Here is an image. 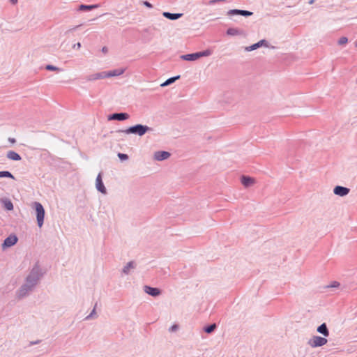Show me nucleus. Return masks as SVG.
I'll return each instance as SVG.
<instances>
[{
  "instance_id": "7ed1b4c3",
  "label": "nucleus",
  "mask_w": 357,
  "mask_h": 357,
  "mask_svg": "<svg viewBox=\"0 0 357 357\" xmlns=\"http://www.w3.org/2000/svg\"><path fill=\"white\" fill-rule=\"evenodd\" d=\"M33 206L36 213L37 223L38 227H42L44 222L45 209L39 202H34Z\"/></svg>"
},
{
  "instance_id": "393cba45",
  "label": "nucleus",
  "mask_w": 357,
  "mask_h": 357,
  "mask_svg": "<svg viewBox=\"0 0 357 357\" xmlns=\"http://www.w3.org/2000/svg\"><path fill=\"white\" fill-rule=\"evenodd\" d=\"M348 42V39L347 37H341L339 40H338V44L340 45H345Z\"/></svg>"
},
{
  "instance_id": "423d86ee",
  "label": "nucleus",
  "mask_w": 357,
  "mask_h": 357,
  "mask_svg": "<svg viewBox=\"0 0 357 357\" xmlns=\"http://www.w3.org/2000/svg\"><path fill=\"white\" fill-rule=\"evenodd\" d=\"M17 242V238L15 235H10L7 237L3 243V247H10L14 245Z\"/></svg>"
},
{
  "instance_id": "2f4dec72",
  "label": "nucleus",
  "mask_w": 357,
  "mask_h": 357,
  "mask_svg": "<svg viewBox=\"0 0 357 357\" xmlns=\"http://www.w3.org/2000/svg\"><path fill=\"white\" fill-rule=\"evenodd\" d=\"M11 3L15 4L17 2V0H10Z\"/></svg>"
},
{
  "instance_id": "0eeeda50",
  "label": "nucleus",
  "mask_w": 357,
  "mask_h": 357,
  "mask_svg": "<svg viewBox=\"0 0 357 357\" xmlns=\"http://www.w3.org/2000/svg\"><path fill=\"white\" fill-rule=\"evenodd\" d=\"M129 118V115L127 113H116L113 114L112 116H109V120H118V121H123L128 119Z\"/></svg>"
},
{
  "instance_id": "f257e3e1",
  "label": "nucleus",
  "mask_w": 357,
  "mask_h": 357,
  "mask_svg": "<svg viewBox=\"0 0 357 357\" xmlns=\"http://www.w3.org/2000/svg\"><path fill=\"white\" fill-rule=\"evenodd\" d=\"M212 54V50H206L203 52H196L193 54H184L181 56L185 61H195L202 56H208Z\"/></svg>"
},
{
  "instance_id": "5701e85b",
  "label": "nucleus",
  "mask_w": 357,
  "mask_h": 357,
  "mask_svg": "<svg viewBox=\"0 0 357 357\" xmlns=\"http://www.w3.org/2000/svg\"><path fill=\"white\" fill-rule=\"evenodd\" d=\"M133 268H134L133 262L130 261L124 267L123 272L126 273H128L129 271V269Z\"/></svg>"
},
{
  "instance_id": "f3484780",
  "label": "nucleus",
  "mask_w": 357,
  "mask_h": 357,
  "mask_svg": "<svg viewBox=\"0 0 357 357\" xmlns=\"http://www.w3.org/2000/svg\"><path fill=\"white\" fill-rule=\"evenodd\" d=\"M6 209L12 211L13 209V204L9 199H3L1 200Z\"/></svg>"
},
{
  "instance_id": "c756f323",
  "label": "nucleus",
  "mask_w": 357,
  "mask_h": 357,
  "mask_svg": "<svg viewBox=\"0 0 357 357\" xmlns=\"http://www.w3.org/2000/svg\"><path fill=\"white\" fill-rule=\"evenodd\" d=\"M144 5L148 8H152V5L148 1H144Z\"/></svg>"
},
{
  "instance_id": "72a5a7b5",
  "label": "nucleus",
  "mask_w": 357,
  "mask_h": 357,
  "mask_svg": "<svg viewBox=\"0 0 357 357\" xmlns=\"http://www.w3.org/2000/svg\"><path fill=\"white\" fill-rule=\"evenodd\" d=\"M76 45H77V47L78 48H79V47H81V44H80V43H77Z\"/></svg>"
},
{
  "instance_id": "a878e982",
  "label": "nucleus",
  "mask_w": 357,
  "mask_h": 357,
  "mask_svg": "<svg viewBox=\"0 0 357 357\" xmlns=\"http://www.w3.org/2000/svg\"><path fill=\"white\" fill-rule=\"evenodd\" d=\"M36 281H37V279H34L32 282L31 276H29L27 278V285L33 286L36 284Z\"/></svg>"
},
{
  "instance_id": "20e7f679",
  "label": "nucleus",
  "mask_w": 357,
  "mask_h": 357,
  "mask_svg": "<svg viewBox=\"0 0 357 357\" xmlns=\"http://www.w3.org/2000/svg\"><path fill=\"white\" fill-rule=\"evenodd\" d=\"M327 342L328 340L325 337L314 336L309 340L308 344L312 347H317L325 345Z\"/></svg>"
},
{
  "instance_id": "9b49d317",
  "label": "nucleus",
  "mask_w": 357,
  "mask_h": 357,
  "mask_svg": "<svg viewBox=\"0 0 357 357\" xmlns=\"http://www.w3.org/2000/svg\"><path fill=\"white\" fill-rule=\"evenodd\" d=\"M96 188L102 193L106 192V189L102 181V177L100 174H99L96 178Z\"/></svg>"
},
{
  "instance_id": "473e14b6",
  "label": "nucleus",
  "mask_w": 357,
  "mask_h": 357,
  "mask_svg": "<svg viewBox=\"0 0 357 357\" xmlns=\"http://www.w3.org/2000/svg\"><path fill=\"white\" fill-rule=\"evenodd\" d=\"M102 52H105V53H106V52H107V47H103V48H102Z\"/></svg>"
},
{
  "instance_id": "6ab92c4d",
  "label": "nucleus",
  "mask_w": 357,
  "mask_h": 357,
  "mask_svg": "<svg viewBox=\"0 0 357 357\" xmlns=\"http://www.w3.org/2000/svg\"><path fill=\"white\" fill-rule=\"evenodd\" d=\"M264 42H265V40H262L259 41V43H255V44L250 46L249 47H247L246 49L248 51L256 50L257 48L260 47Z\"/></svg>"
},
{
  "instance_id": "b1692460",
  "label": "nucleus",
  "mask_w": 357,
  "mask_h": 357,
  "mask_svg": "<svg viewBox=\"0 0 357 357\" xmlns=\"http://www.w3.org/2000/svg\"><path fill=\"white\" fill-rule=\"evenodd\" d=\"M215 328H216V325L214 324H212V325L206 327L204 331L207 333H210L213 332Z\"/></svg>"
},
{
  "instance_id": "ddd939ff",
  "label": "nucleus",
  "mask_w": 357,
  "mask_h": 357,
  "mask_svg": "<svg viewBox=\"0 0 357 357\" xmlns=\"http://www.w3.org/2000/svg\"><path fill=\"white\" fill-rule=\"evenodd\" d=\"M7 157L8 158H9L10 160H21V156L16 152L13 151H10L8 152L7 153Z\"/></svg>"
},
{
  "instance_id": "f8f14e48",
  "label": "nucleus",
  "mask_w": 357,
  "mask_h": 357,
  "mask_svg": "<svg viewBox=\"0 0 357 357\" xmlns=\"http://www.w3.org/2000/svg\"><path fill=\"white\" fill-rule=\"evenodd\" d=\"M241 183L245 187H249L255 183V180L250 177L243 176L241 178Z\"/></svg>"
},
{
  "instance_id": "cd10ccee",
  "label": "nucleus",
  "mask_w": 357,
  "mask_h": 357,
  "mask_svg": "<svg viewBox=\"0 0 357 357\" xmlns=\"http://www.w3.org/2000/svg\"><path fill=\"white\" fill-rule=\"evenodd\" d=\"M118 156L121 160H126L128 159V155L123 153H119Z\"/></svg>"
},
{
  "instance_id": "c85d7f7f",
  "label": "nucleus",
  "mask_w": 357,
  "mask_h": 357,
  "mask_svg": "<svg viewBox=\"0 0 357 357\" xmlns=\"http://www.w3.org/2000/svg\"><path fill=\"white\" fill-rule=\"evenodd\" d=\"M177 328H178V326L177 325H173L170 328L169 331H172V332H174V331H176L177 330Z\"/></svg>"
},
{
  "instance_id": "aec40b11",
  "label": "nucleus",
  "mask_w": 357,
  "mask_h": 357,
  "mask_svg": "<svg viewBox=\"0 0 357 357\" xmlns=\"http://www.w3.org/2000/svg\"><path fill=\"white\" fill-rule=\"evenodd\" d=\"M178 78H179V76L174 77H171V78L168 79L167 80H166L164 83H162L161 84V86H166L173 83L174 82H175Z\"/></svg>"
},
{
  "instance_id": "4468645a",
  "label": "nucleus",
  "mask_w": 357,
  "mask_h": 357,
  "mask_svg": "<svg viewBox=\"0 0 357 357\" xmlns=\"http://www.w3.org/2000/svg\"><path fill=\"white\" fill-rule=\"evenodd\" d=\"M163 16L169 19V20H176V19H178L179 17H181L182 16V14L181 13H175V14H173V13H168V12H164L163 13Z\"/></svg>"
},
{
  "instance_id": "9d476101",
  "label": "nucleus",
  "mask_w": 357,
  "mask_h": 357,
  "mask_svg": "<svg viewBox=\"0 0 357 357\" xmlns=\"http://www.w3.org/2000/svg\"><path fill=\"white\" fill-rule=\"evenodd\" d=\"M169 156L170 153L167 151H158L154 155L155 159L159 161L167 159Z\"/></svg>"
},
{
  "instance_id": "4be33fe9",
  "label": "nucleus",
  "mask_w": 357,
  "mask_h": 357,
  "mask_svg": "<svg viewBox=\"0 0 357 357\" xmlns=\"http://www.w3.org/2000/svg\"><path fill=\"white\" fill-rule=\"evenodd\" d=\"M0 177H8L14 178V176L8 171L0 172Z\"/></svg>"
},
{
  "instance_id": "412c9836",
  "label": "nucleus",
  "mask_w": 357,
  "mask_h": 357,
  "mask_svg": "<svg viewBox=\"0 0 357 357\" xmlns=\"http://www.w3.org/2000/svg\"><path fill=\"white\" fill-rule=\"evenodd\" d=\"M227 33L228 35L235 36V35L238 34L239 31L236 29L229 28V29H227Z\"/></svg>"
},
{
  "instance_id": "dca6fc26",
  "label": "nucleus",
  "mask_w": 357,
  "mask_h": 357,
  "mask_svg": "<svg viewBox=\"0 0 357 357\" xmlns=\"http://www.w3.org/2000/svg\"><path fill=\"white\" fill-rule=\"evenodd\" d=\"M229 14H239L244 16H250L252 13L250 11L243 10H231L229 13Z\"/></svg>"
},
{
  "instance_id": "7c9ffc66",
  "label": "nucleus",
  "mask_w": 357,
  "mask_h": 357,
  "mask_svg": "<svg viewBox=\"0 0 357 357\" xmlns=\"http://www.w3.org/2000/svg\"><path fill=\"white\" fill-rule=\"evenodd\" d=\"M8 141L12 144H15L16 142V140L14 138H9Z\"/></svg>"
},
{
  "instance_id": "1a4fd4ad",
  "label": "nucleus",
  "mask_w": 357,
  "mask_h": 357,
  "mask_svg": "<svg viewBox=\"0 0 357 357\" xmlns=\"http://www.w3.org/2000/svg\"><path fill=\"white\" fill-rule=\"evenodd\" d=\"M144 291L146 294L153 296H157L160 294V291L158 288L151 287L149 286L144 287Z\"/></svg>"
},
{
  "instance_id": "f03ea898",
  "label": "nucleus",
  "mask_w": 357,
  "mask_h": 357,
  "mask_svg": "<svg viewBox=\"0 0 357 357\" xmlns=\"http://www.w3.org/2000/svg\"><path fill=\"white\" fill-rule=\"evenodd\" d=\"M150 130H151V128L146 126L138 124V125L130 127L129 128L124 130L123 132L126 134L133 133V134H137L139 136H142L147 131H149Z\"/></svg>"
},
{
  "instance_id": "2eb2a0df",
  "label": "nucleus",
  "mask_w": 357,
  "mask_h": 357,
  "mask_svg": "<svg viewBox=\"0 0 357 357\" xmlns=\"http://www.w3.org/2000/svg\"><path fill=\"white\" fill-rule=\"evenodd\" d=\"M317 331L319 333L323 334L325 337H327L329 335V332L326 327V324H322L321 326H319L317 328Z\"/></svg>"
},
{
  "instance_id": "a211bd4d",
  "label": "nucleus",
  "mask_w": 357,
  "mask_h": 357,
  "mask_svg": "<svg viewBox=\"0 0 357 357\" xmlns=\"http://www.w3.org/2000/svg\"><path fill=\"white\" fill-rule=\"evenodd\" d=\"M98 4H94V5H81L79 6V10H92V9H94V8H98Z\"/></svg>"
},
{
  "instance_id": "f704fd0d",
  "label": "nucleus",
  "mask_w": 357,
  "mask_h": 357,
  "mask_svg": "<svg viewBox=\"0 0 357 357\" xmlns=\"http://www.w3.org/2000/svg\"><path fill=\"white\" fill-rule=\"evenodd\" d=\"M356 46H357V42H356Z\"/></svg>"
},
{
  "instance_id": "bb28decb",
  "label": "nucleus",
  "mask_w": 357,
  "mask_h": 357,
  "mask_svg": "<svg viewBox=\"0 0 357 357\" xmlns=\"http://www.w3.org/2000/svg\"><path fill=\"white\" fill-rule=\"evenodd\" d=\"M45 68L48 70H53V71H59V68L56 67V66H52V65H47Z\"/></svg>"
},
{
  "instance_id": "39448f33",
  "label": "nucleus",
  "mask_w": 357,
  "mask_h": 357,
  "mask_svg": "<svg viewBox=\"0 0 357 357\" xmlns=\"http://www.w3.org/2000/svg\"><path fill=\"white\" fill-rule=\"evenodd\" d=\"M124 69H116L112 71H109L108 73H102L100 74L96 75V79H102L105 77H114V76H119L122 75L124 73Z\"/></svg>"
},
{
  "instance_id": "6e6552de",
  "label": "nucleus",
  "mask_w": 357,
  "mask_h": 357,
  "mask_svg": "<svg viewBox=\"0 0 357 357\" xmlns=\"http://www.w3.org/2000/svg\"><path fill=\"white\" fill-rule=\"evenodd\" d=\"M333 192L335 195L343 197L349 192V189L342 186H336Z\"/></svg>"
}]
</instances>
